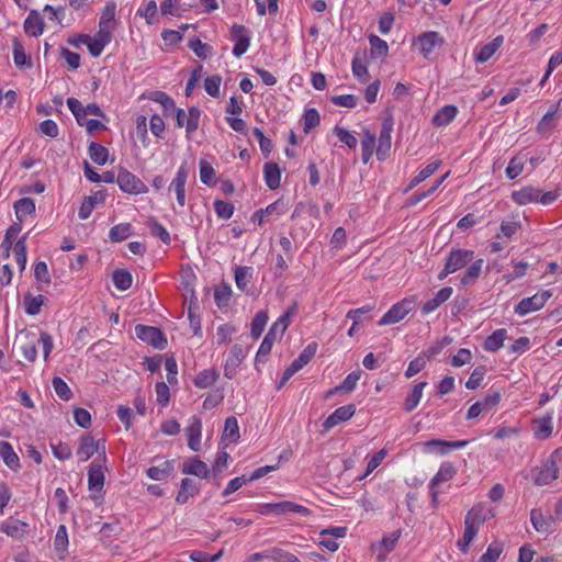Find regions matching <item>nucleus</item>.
<instances>
[{
	"label": "nucleus",
	"mask_w": 562,
	"mask_h": 562,
	"mask_svg": "<svg viewBox=\"0 0 562 562\" xmlns=\"http://www.w3.org/2000/svg\"><path fill=\"white\" fill-rule=\"evenodd\" d=\"M37 344L38 337L35 333L21 330L15 337L14 348L20 351L27 361L33 362L37 355Z\"/></svg>",
	"instance_id": "obj_1"
},
{
	"label": "nucleus",
	"mask_w": 562,
	"mask_h": 562,
	"mask_svg": "<svg viewBox=\"0 0 562 562\" xmlns=\"http://www.w3.org/2000/svg\"><path fill=\"white\" fill-rule=\"evenodd\" d=\"M116 182L123 192L130 194L146 193L148 191L146 184L126 169L120 170L116 177Z\"/></svg>",
	"instance_id": "obj_2"
},
{
	"label": "nucleus",
	"mask_w": 562,
	"mask_h": 562,
	"mask_svg": "<svg viewBox=\"0 0 562 562\" xmlns=\"http://www.w3.org/2000/svg\"><path fill=\"white\" fill-rule=\"evenodd\" d=\"M414 307V301L404 299L394 304L378 322L379 326L391 325L402 321Z\"/></svg>",
	"instance_id": "obj_3"
},
{
	"label": "nucleus",
	"mask_w": 562,
	"mask_h": 562,
	"mask_svg": "<svg viewBox=\"0 0 562 562\" xmlns=\"http://www.w3.org/2000/svg\"><path fill=\"white\" fill-rule=\"evenodd\" d=\"M551 296L549 291H541L530 297L522 299L515 307V313L525 316L531 312L539 311Z\"/></svg>",
	"instance_id": "obj_4"
},
{
	"label": "nucleus",
	"mask_w": 562,
	"mask_h": 562,
	"mask_svg": "<svg viewBox=\"0 0 562 562\" xmlns=\"http://www.w3.org/2000/svg\"><path fill=\"white\" fill-rule=\"evenodd\" d=\"M135 335L138 339L144 342L151 345L157 349H165L167 346V339L162 333L153 326L137 325L135 327Z\"/></svg>",
	"instance_id": "obj_5"
},
{
	"label": "nucleus",
	"mask_w": 562,
	"mask_h": 562,
	"mask_svg": "<svg viewBox=\"0 0 562 562\" xmlns=\"http://www.w3.org/2000/svg\"><path fill=\"white\" fill-rule=\"evenodd\" d=\"M94 453H102L103 459L105 458L104 441L94 440L90 435L82 436L77 450V454L80 457L81 461L89 460Z\"/></svg>",
	"instance_id": "obj_6"
},
{
	"label": "nucleus",
	"mask_w": 562,
	"mask_h": 562,
	"mask_svg": "<svg viewBox=\"0 0 562 562\" xmlns=\"http://www.w3.org/2000/svg\"><path fill=\"white\" fill-rule=\"evenodd\" d=\"M247 356V348L240 344H235L225 361L224 375L227 379H233L237 372V368L240 366L245 357Z\"/></svg>",
	"instance_id": "obj_7"
},
{
	"label": "nucleus",
	"mask_w": 562,
	"mask_h": 562,
	"mask_svg": "<svg viewBox=\"0 0 562 562\" xmlns=\"http://www.w3.org/2000/svg\"><path fill=\"white\" fill-rule=\"evenodd\" d=\"M392 131L393 119L387 117L382 122V127L379 136V144L376 147V157L380 160H384L389 156L392 146Z\"/></svg>",
	"instance_id": "obj_8"
},
{
	"label": "nucleus",
	"mask_w": 562,
	"mask_h": 562,
	"mask_svg": "<svg viewBox=\"0 0 562 562\" xmlns=\"http://www.w3.org/2000/svg\"><path fill=\"white\" fill-rule=\"evenodd\" d=\"M492 517H494L492 508H488L484 504H477L468 512L464 525H469L479 530L480 527Z\"/></svg>",
	"instance_id": "obj_9"
},
{
	"label": "nucleus",
	"mask_w": 562,
	"mask_h": 562,
	"mask_svg": "<svg viewBox=\"0 0 562 562\" xmlns=\"http://www.w3.org/2000/svg\"><path fill=\"white\" fill-rule=\"evenodd\" d=\"M468 445L465 440L446 441L440 439H431L423 443L424 452H436L445 456L452 449H460Z\"/></svg>",
	"instance_id": "obj_10"
},
{
	"label": "nucleus",
	"mask_w": 562,
	"mask_h": 562,
	"mask_svg": "<svg viewBox=\"0 0 562 562\" xmlns=\"http://www.w3.org/2000/svg\"><path fill=\"white\" fill-rule=\"evenodd\" d=\"M473 259V251L470 250H453L450 252L446 261V272H456L465 267Z\"/></svg>",
	"instance_id": "obj_11"
},
{
	"label": "nucleus",
	"mask_w": 562,
	"mask_h": 562,
	"mask_svg": "<svg viewBox=\"0 0 562 562\" xmlns=\"http://www.w3.org/2000/svg\"><path fill=\"white\" fill-rule=\"evenodd\" d=\"M419 50L425 58H429L435 47L441 46L445 41L438 32H425L418 36Z\"/></svg>",
	"instance_id": "obj_12"
},
{
	"label": "nucleus",
	"mask_w": 562,
	"mask_h": 562,
	"mask_svg": "<svg viewBox=\"0 0 562 562\" xmlns=\"http://www.w3.org/2000/svg\"><path fill=\"white\" fill-rule=\"evenodd\" d=\"M232 36L235 41L233 54L236 57H240L247 52L250 44V38L247 35L245 26L240 24H234L232 26Z\"/></svg>",
	"instance_id": "obj_13"
},
{
	"label": "nucleus",
	"mask_w": 562,
	"mask_h": 562,
	"mask_svg": "<svg viewBox=\"0 0 562 562\" xmlns=\"http://www.w3.org/2000/svg\"><path fill=\"white\" fill-rule=\"evenodd\" d=\"M356 413V407L353 404L345 405L338 407L334 413H331L323 424L325 430H329L333 427L337 426L342 422H347Z\"/></svg>",
	"instance_id": "obj_14"
},
{
	"label": "nucleus",
	"mask_w": 562,
	"mask_h": 562,
	"mask_svg": "<svg viewBox=\"0 0 562 562\" xmlns=\"http://www.w3.org/2000/svg\"><path fill=\"white\" fill-rule=\"evenodd\" d=\"M317 351V344H308L300 353V356L288 367V374H295L304 366H306L315 356Z\"/></svg>",
	"instance_id": "obj_15"
},
{
	"label": "nucleus",
	"mask_w": 562,
	"mask_h": 562,
	"mask_svg": "<svg viewBox=\"0 0 562 562\" xmlns=\"http://www.w3.org/2000/svg\"><path fill=\"white\" fill-rule=\"evenodd\" d=\"M400 538V532H393L384 536L382 540L373 544L372 549L380 561H384L387 554L395 548V544Z\"/></svg>",
	"instance_id": "obj_16"
},
{
	"label": "nucleus",
	"mask_w": 562,
	"mask_h": 562,
	"mask_svg": "<svg viewBox=\"0 0 562 562\" xmlns=\"http://www.w3.org/2000/svg\"><path fill=\"white\" fill-rule=\"evenodd\" d=\"M187 178H188V170L184 166H181L178 169L177 175L170 184V189H173L176 192L177 202L180 206H184V204H186L184 187H186Z\"/></svg>",
	"instance_id": "obj_17"
},
{
	"label": "nucleus",
	"mask_w": 562,
	"mask_h": 562,
	"mask_svg": "<svg viewBox=\"0 0 562 562\" xmlns=\"http://www.w3.org/2000/svg\"><path fill=\"white\" fill-rule=\"evenodd\" d=\"M104 485L103 467L97 460L93 461L88 471V486L90 491L100 492Z\"/></svg>",
	"instance_id": "obj_18"
},
{
	"label": "nucleus",
	"mask_w": 562,
	"mask_h": 562,
	"mask_svg": "<svg viewBox=\"0 0 562 562\" xmlns=\"http://www.w3.org/2000/svg\"><path fill=\"white\" fill-rule=\"evenodd\" d=\"M201 431L202 424L198 417H192L190 425L187 427L188 446L193 451L201 449Z\"/></svg>",
	"instance_id": "obj_19"
},
{
	"label": "nucleus",
	"mask_w": 562,
	"mask_h": 562,
	"mask_svg": "<svg viewBox=\"0 0 562 562\" xmlns=\"http://www.w3.org/2000/svg\"><path fill=\"white\" fill-rule=\"evenodd\" d=\"M553 423L551 416H544L532 422L533 436L538 440L548 439L552 435Z\"/></svg>",
	"instance_id": "obj_20"
},
{
	"label": "nucleus",
	"mask_w": 562,
	"mask_h": 562,
	"mask_svg": "<svg viewBox=\"0 0 562 562\" xmlns=\"http://www.w3.org/2000/svg\"><path fill=\"white\" fill-rule=\"evenodd\" d=\"M105 195L103 192L99 191L94 194L87 196L83 202L81 203V206L79 209V217L81 220H87L90 214L92 213L93 209L102 204L104 202Z\"/></svg>",
	"instance_id": "obj_21"
},
{
	"label": "nucleus",
	"mask_w": 562,
	"mask_h": 562,
	"mask_svg": "<svg viewBox=\"0 0 562 562\" xmlns=\"http://www.w3.org/2000/svg\"><path fill=\"white\" fill-rule=\"evenodd\" d=\"M513 200L520 205L535 203L539 201L540 190L532 187H525L512 194Z\"/></svg>",
	"instance_id": "obj_22"
},
{
	"label": "nucleus",
	"mask_w": 562,
	"mask_h": 562,
	"mask_svg": "<svg viewBox=\"0 0 562 562\" xmlns=\"http://www.w3.org/2000/svg\"><path fill=\"white\" fill-rule=\"evenodd\" d=\"M290 513H296L302 516H308L311 512L308 508H306L302 505L295 504L293 502H289V501L273 503V513L272 514L285 515V514H290Z\"/></svg>",
	"instance_id": "obj_23"
},
{
	"label": "nucleus",
	"mask_w": 562,
	"mask_h": 562,
	"mask_svg": "<svg viewBox=\"0 0 562 562\" xmlns=\"http://www.w3.org/2000/svg\"><path fill=\"white\" fill-rule=\"evenodd\" d=\"M558 477L557 463L551 460L544 464L535 479L537 485H547Z\"/></svg>",
	"instance_id": "obj_24"
},
{
	"label": "nucleus",
	"mask_w": 562,
	"mask_h": 562,
	"mask_svg": "<svg viewBox=\"0 0 562 562\" xmlns=\"http://www.w3.org/2000/svg\"><path fill=\"white\" fill-rule=\"evenodd\" d=\"M451 294H452V288H450V286L442 288L441 290H439L437 292L435 297L425 302V304L423 305V313L429 314V313L434 312L437 307H439V305H441L443 302H446L451 296Z\"/></svg>",
	"instance_id": "obj_25"
},
{
	"label": "nucleus",
	"mask_w": 562,
	"mask_h": 562,
	"mask_svg": "<svg viewBox=\"0 0 562 562\" xmlns=\"http://www.w3.org/2000/svg\"><path fill=\"white\" fill-rule=\"evenodd\" d=\"M265 181L269 189L274 190L280 187L281 171L277 164L267 162L263 167Z\"/></svg>",
	"instance_id": "obj_26"
},
{
	"label": "nucleus",
	"mask_w": 562,
	"mask_h": 562,
	"mask_svg": "<svg viewBox=\"0 0 562 562\" xmlns=\"http://www.w3.org/2000/svg\"><path fill=\"white\" fill-rule=\"evenodd\" d=\"M44 23L36 11H31L24 21V31L32 36H38L43 33Z\"/></svg>",
	"instance_id": "obj_27"
},
{
	"label": "nucleus",
	"mask_w": 562,
	"mask_h": 562,
	"mask_svg": "<svg viewBox=\"0 0 562 562\" xmlns=\"http://www.w3.org/2000/svg\"><path fill=\"white\" fill-rule=\"evenodd\" d=\"M182 473L206 479L209 476V469L203 461L194 458L184 463Z\"/></svg>",
	"instance_id": "obj_28"
},
{
	"label": "nucleus",
	"mask_w": 562,
	"mask_h": 562,
	"mask_svg": "<svg viewBox=\"0 0 562 562\" xmlns=\"http://www.w3.org/2000/svg\"><path fill=\"white\" fill-rule=\"evenodd\" d=\"M199 491L198 485L191 479H183L181 481L180 491L176 497L178 504H186L188 499L194 496Z\"/></svg>",
	"instance_id": "obj_29"
},
{
	"label": "nucleus",
	"mask_w": 562,
	"mask_h": 562,
	"mask_svg": "<svg viewBox=\"0 0 562 562\" xmlns=\"http://www.w3.org/2000/svg\"><path fill=\"white\" fill-rule=\"evenodd\" d=\"M0 457L10 469L16 470L20 467L18 454L14 452L12 446L7 441H0Z\"/></svg>",
	"instance_id": "obj_30"
},
{
	"label": "nucleus",
	"mask_w": 562,
	"mask_h": 562,
	"mask_svg": "<svg viewBox=\"0 0 562 562\" xmlns=\"http://www.w3.org/2000/svg\"><path fill=\"white\" fill-rule=\"evenodd\" d=\"M456 473L457 471L451 463H442L438 473L430 481L429 487H438L439 484L450 481L456 475Z\"/></svg>",
	"instance_id": "obj_31"
},
{
	"label": "nucleus",
	"mask_w": 562,
	"mask_h": 562,
	"mask_svg": "<svg viewBox=\"0 0 562 562\" xmlns=\"http://www.w3.org/2000/svg\"><path fill=\"white\" fill-rule=\"evenodd\" d=\"M427 386V382H420L416 385H414L411 393L407 395L405 402H404V409L406 412L414 411L417 405L420 402V398L423 396V390Z\"/></svg>",
	"instance_id": "obj_32"
},
{
	"label": "nucleus",
	"mask_w": 562,
	"mask_h": 562,
	"mask_svg": "<svg viewBox=\"0 0 562 562\" xmlns=\"http://www.w3.org/2000/svg\"><path fill=\"white\" fill-rule=\"evenodd\" d=\"M173 471V461H164L160 465L150 467L147 470V475L155 481L165 480Z\"/></svg>",
	"instance_id": "obj_33"
},
{
	"label": "nucleus",
	"mask_w": 562,
	"mask_h": 562,
	"mask_svg": "<svg viewBox=\"0 0 562 562\" xmlns=\"http://www.w3.org/2000/svg\"><path fill=\"white\" fill-rule=\"evenodd\" d=\"M506 333L507 331L504 328L495 330L485 339L484 349L491 352L497 351L504 345Z\"/></svg>",
	"instance_id": "obj_34"
},
{
	"label": "nucleus",
	"mask_w": 562,
	"mask_h": 562,
	"mask_svg": "<svg viewBox=\"0 0 562 562\" xmlns=\"http://www.w3.org/2000/svg\"><path fill=\"white\" fill-rule=\"evenodd\" d=\"M458 109L454 105H445L432 117L434 124L443 126L449 124L457 115Z\"/></svg>",
	"instance_id": "obj_35"
},
{
	"label": "nucleus",
	"mask_w": 562,
	"mask_h": 562,
	"mask_svg": "<svg viewBox=\"0 0 562 562\" xmlns=\"http://www.w3.org/2000/svg\"><path fill=\"white\" fill-rule=\"evenodd\" d=\"M503 42V37L498 36L494 38L492 42L487 43L486 45L482 46L476 54V61L479 63H485L487 61L495 52L501 47V44Z\"/></svg>",
	"instance_id": "obj_36"
},
{
	"label": "nucleus",
	"mask_w": 562,
	"mask_h": 562,
	"mask_svg": "<svg viewBox=\"0 0 562 562\" xmlns=\"http://www.w3.org/2000/svg\"><path fill=\"white\" fill-rule=\"evenodd\" d=\"M14 64L18 67H31V58L25 54L22 43L14 37L12 41Z\"/></svg>",
	"instance_id": "obj_37"
},
{
	"label": "nucleus",
	"mask_w": 562,
	"mask_h": 562,
	"mask_svg": "<svg viewBox=\"0 0 562 562\" xmlns=\"http://www.w3.org/2000/svg\"><path fill=\"white\" fill-rule=\"evenodd\" d=\"M25 527L26 524L16 519H11L2 522L0 530L10 537L21 538L24 533Z\"/></svg>",
	"instance_id": "obj_38"
},
{
	"label": "nucleus",
	"mask_w": 562,
	"mask_h": 562,
	"mask_svg": "<svg viewBox=\"0 0 562 562\" xmlns=\"http://www.w3.org/2000/svg\"><path fill=\"white\" fill-rule=\"evenodd\" d=\"M376 137L369 131H366L363 137L361 139V149H362V161L367 164L373 155V149L375 147Z\"/></svg>",
	"instance_id": "obj_39"
},
{
	"label": "nucleus",
	"mask_w": 562,
	"mask_h": 562,
	"mask_svg": "<svg viewBox=\"0 0 562 562\" xmlns=\"http://www.w3.org/2000/svg\"><path fill=\"white\" fill-rule=\"evenodd\" d=\"M220 374L216 370H204L200 372L194 379V385L200 389L212 386L218 379Z\"/></svg>",
	"instance_id": "obj_40"
},
{
	"label": "nucleus",
	"mask_w": 562,
	"mask_h": 562,
	"mask_svg": "<svg viewBox=\"0 0 562 562\" xmlns=\"http://www.w3.org/2000/svg\"><path fill=\"white\" fill-rule=\"evenodd\" d=\"M251 279H252V268L251 267L241 266V267H237L235 269V283L239 290L245 291L247 289L248 283L251 281Z\"/></svg>",
	"instance_id": "obj_41"
},
{
	"label": "nucleus",
	"mask_w": 562,
	"mask_h": 562,
	"mask_svg": "<svg viewBox=\"0 0 562 562\" xmlns=\"http://www.w3.org/2000/svg\"><path fill=\"white\" fill-rule=\"evenodd\" d=\"M89 156L93 162L104 165L109 158V150L104 146L92 142L89 145Z\"/></svg>",
	"instance_id": "obj_42"
},
{
	"label": "nucleus",
	"mask_w": 562,
	"mask_h": 562,
	"mask_svg": "<svg viewBox=\"0 0 562 562\" xmlns=\"http://www.w3.org/2000/svg\"><path fill=\"white\" fill-rule=\"evenodd\" d=\"M45 297L40 294L36 296H32L30 293L25 294L23 303L25 306V312L29 315H36L40 313L42 305L44 304Z\"/></svg>",
	"instance_id": "obj_43"
},
{
	"label": "nucleus",
	"mask_w": 562,
	"mask_h": 562,
	"mask_svg": "<svg viewBox=\"0 0 562 562\" xmlns=\"http://www.w3.org/2000/svg\"><path fill=\"white\" fill-rule=\"evenodd\" d=\"M15 214L20 221L35 212V204L32 199L23 198L14 204Z\"/></svg>",
	"instance_id": "obj_44"
},
{
	"label": "nucleus",
	"mask_w": 562,
	"mask_h": 562,
	"mask_svg": "<svg viewBox=\"0 0 562 562\" xmlns=\"http://www.w3.org/2000/svg\"><path fill=\"white\" fill-rule=\"evenodd\" d=\"M558 112V106H552L540 120L537 126L538 133H550L555 127L554 115Z\"/></svg>",
	"instance_id": "obj_45"
},
{
	"label": "nucleus",
	"mask_w": 562,
	"mask_h": 562,
	"mask_svg": "<svg viewBox=\"0 0 562 562\" xmlns=\"http://www.w3.org/2000/svg\"><path fill=\"white\" fill-rule=\"evenodd\" d=\"M132 233L130 223H121L110 229L109 237L112 241L119 243L125 240Z\"/></svg>",
	"instance_id": "obj_46"
},
{
	"label": "nucleus",
	"mask_w": 562,
	"mask_h": 562,
	"mask_svg": "<svg viewBox=\"0 0 562 562\" xmlns=\"http://www.w3.org/2000/svg\"><path fill=\"white\" fill-rule=\"evenodd\" d=\"M360 376H361L360 371H353V372L349 373L340 385H338L334 390L329 391V394H331L334 392H339V391H344L347 393L352 392L355 390L358 381L360 380Z\"/></svg>",
	"instance_id": "obj_47"
},
{
	"label": "nucleus",
	"mask_w": 562,
	"mask_h": 562,
	"mask_svg": "<svg viewBox=\"0 0 562 562\" xmlns=\"http://www.w3.org/2000/svg\"><path fill=\"white\" fill-rule=\"evenodd\" d=\"M67 105L79 125L85 126V122H89L86 113L83 112V105L79 100L69 98L67 100Z\"/></svg>",
	"instance_id": "obj_48"
},
{
	"label": "nucleus",
	"mask_w": 562,
	"mask_h": 562,
	"mask_svg": "<svg viewBox=\"0 0 562 562\" xmlns=\"http://www.w3.org/2000/svg\"><path fill=\"white\" fill-rule=\"evenodd\" d=\"M530 520L533 528L539 532H548L551 527V522L538 509L531 510Z\"/></svg>",
	"instance_id": "obj_49"
},
{
	"label": "nucleus",
	"mask_w": 562,
	"mask_h": 562,
	"mask_svg": "<svg viewBox=\"0 0 562 562\" xmlns=\"http://www.w3.org/2000/svg\"><path fill=\"white\" fill-rule=\"evenodd\" d=\"M267 322H268V314L263 311H260L256 314V316L254 317L252 322H251V330H250V334L254 338H258L266 325H267Z\"/></svg>",
	"instance_id": "obj_50"
},
{
	"label": "nucleus",
	"mask_w": 562,
	"mask_h": 562,
	"mask_svg": "<svg viewBox=\"0 0 562 562\" xmlns=\"http://www.w3.org/2000/svg\"><path fill=\"white\" fill-rule=\"evenodd\" d=\"M113 282L119 290L125 291L132 285V276L126 270L117 269L113 273Z\"/></svg>",
	"instance_id": "obj_51"
},
{
	"label": "nucleus",
	"mask_w": 562,
	"mask_h": 562,
	"mask_svg": "<svg viewBox=\"0 0 562 562\" xmlns=\"http://www.w3.org/2000/svg\"><path fill=\"white\" fill-rule=\"evenodd\" d=\"M147 226L149 227L151 235L158 237L166 245L170 244V235L161 224H159L154 218H149Z\"/></svg>",
	"instance_id": "obj_52"
},
{
	"label": "nucleus",
	"mask_w": 562,
	"mask_h": 562,
	"mask_svg": "<svg viewBox=\"0 0 562 562\" xmlns=\"http://www.w3.org/2000/svg\"><path fill=\"white\" fill-rule=\"evenodd\" d=\"M200 116H201V111L198 108L192 106L189 109L187 116H186L187 120L183 124L188 134H191L198 130Z\"/></svg>",
	"instance_id": "obj_53"
},
{
	"label": "nucleus",
	"mask_w": 562,
	"mask_h": 562,
	"mask_svg": "<svg viewBox=\"0 0 562 562\" xmlns=\"http://www.w3.org/2000/svg\"><path fill=\"white\" fill-rule=\"evenodd\" d=\"M286 212V204L282 200H278L270 205H268L265 210L261 209L255 213V216H272V215H282Z\"/></svg>",
	"instance_id": "obj_54"
},
{
	"label": "nucleus",
	"mask_w": 562,
	"mask_h": 562,
	"mask_svg": "<svg viewBox=\"0 0 562 562\" xmlns=\"http://www.w3.org/2000/svg\"><path fill=\"white\" fill-rule=\"evenodd\" d=\"M440 161H434L428 164L424 169H422L418 175L414 177V179L411 182V188L419 184L420 182L425 181L427 178L432 176L435 171L439 168Z\"/></svg>",
	"instance_id": "obj_55"
},
{
	"label": "nucleus",
	"mask_w": 562,
	"mask_h": 562,
	"mask_svg": "<svg viewBox=\"0 0 562 562\" xmlns=\"http://www.w3.org/2000/svg\"><path fill=\"white\" fill-rule=\"evenodd\" d=\"M13 252L15 255L16 263L19 265L20 270L23 271L26 266V245L24 236L14 244Z\"/></svg>",
	"instance_id": "obj_56"
},
{
	"label": "nucleus",
	"mask_w": 562,
	"mask_h": 562,
	"mask_svg": "<svg viewBox=\"0 0 562 562\" xmlns=\"http://www.w3.org/2000/svg\"><path fill=\"white\" fill-rule=\"evenodd\" d=\"M482 266H483V260L482 259H479L475 262H473L467 269L464 276L461 279V283L467 285V284L472 283L473 281H475L479 278L480 273H481Z\"/></svg>",
	"instance_id": "obj_57"
},
{
	"label": "nucleus",
	"mask_w": 562,
	"mask_h": 562,
	"mask_svg": "<svg viewBox=\"0 0 562 562\" xmlns=\"http://www.w3.org/2000/svg\"><path fill=\"white\" fill-rule=\"evenodd\" d=\"M189 47L198 57L202 59H206L212 53V47L205 43H202L199 38L190 40Z\"/></svg>",
	"instance_id": "obj_58"
},
{
	"label": "nucleus",
	"mask_w": 562,
	"mask_h": 562,
	"mask_svg": "<svg viewBox=\"0 0 562 562\" xmlns=\"http://www.w3.org/2000/svg\"><path fill=\"white\" fill-rule=\"evenodd\" d=\"M223 436L232 441H236L239 438V427L236 417L231 416L226 418Z\"/></svg>",
	"instance_id": "obj_59"
},
{
	"label": "nucleus",
	"mask_w": 562,
	"mask_h": 562,
	"mask_svg": "<svg viewBox=\"0 0 562 562\" xmlns=\"http://www.w3.org/2000/svg\"><path fill=\"white\" fill-rule=\"evenodd\" d=\"M53 387L55 390V393L64 401H69L72 396V392L67 385V383L58 376H55L53 379Z\"/></svg>",
	"instance_id": "obj_60"
},
{
	"label": "nucleus",
	"mask_w": 562,
	"mask_h": 562,
	"mask_svg": "<svg viewBox=\"0 0 562 562\" xmlns=\"http://www.w3.org/2000/svg\"><path fill=\"white\" fill-rule=\"evenodd\" d=\"M116 11V4L114 1L106 2L102 10L99 26H111V22L114 20Z\"/></svg>",
	"instance_id": "obj_61"
},
{
	"label": "nucleus",
	"mask_w": 562,
	"mask_h": 562,
	"mask_svg": "<svg viewBox=\"0 0 562 562\" xmlns=\"http://www.w3.org/2000/svg\"><path fill=\"white\" fill-rule=\"evenodd\" d=\"M150 99L160 103L166 113L173 112L176 110L173 100L162 91H155Z\"/></svg>",
	"instance_id": "obj_62"
},
{
	"label": "nucleus",
	"mask_w": 562,
	"mask_h": 562,
	"mask_svg": "<svg viewBox=\"0 0 562 562\" xmlns=\"http://www.w3.org/2000/svg\"><path fill=\"white\" fill-rule=\"evenodd\" d=\"M222 78L218 75L206 77L204 80V89L211 97H217L220 94Z\"/></svg>",
	"instance_id": "obj_63"
},
{
	"label": "nucleus",
	"mask_w": 562,
	"mask_h": 562,
	"mask_svg": "<svg viewBox=\"0 0 562 562\" xmlns=\"http://www.w3.org/2000/svg\"><path fill=\"white\" fill-rule=\"evenodd\" d=\"M502 553V546L492 543L488 546L486 552L480 558L479 562H496Z\"/></svg>",
	"instance_id": "obj_64"
}]
</instances>
